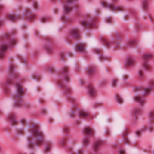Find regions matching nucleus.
I'll return each instance as SVG.
<instances>
[{"mask_svg": "<svg viewBox=\"0 0 154 154\" xmlns=\"http://www.w3.org/2000/svg\"><path fill=\"white\" fill-rule=\"evenodd\" d=\"M32 136L29 138V146L30 148H32V145L35 142L38 144H40L44 141V139L42 137V133L38 130V127L35 126L32 129Z\"/></svg>", "mask_w": 154, "mask_h": 154, "instance_id": "f257e3e1", "label": "nucleus"}, {"mask_svg": "<svg viewBox=\"0 0 154 154\" xmlns=\"http://www.w3.org/2000/svg\"><path fill=\"white\" fill-rule=\"evenodd\" d=\"M16 40L13 39L10 40L9 42H6L5 43H3L0 47V57H3L5 55V51L7 49V45H9L11 47L13 46V43L15 42Z\"/></svg>", "mask_w": 154, "mask_h": 154, "instance_id": "f03ea898", "label": "nucleus"}, {"mask_svg": "<svg viewBox=\"0 0 154 154\" xmlns=\"http://www.w3.org/2000/svg\"><path fill=\"white\" fill-rule=\"evenodd\" d=\"M150 69L149 65L147 62H145L144 63L143 67L141 69L138 71L139 75L141 78H143L144 76L143 71L145 70H149Z\"/></svg>", "mask_w": 154, "mask_h": 154, "instance_id": "7ed1b4c3", "label": "nucleus"}, {"mask_svg": "<svg viewBox=\"0 0 154 154\" xmlns=\"http://www.w3.org/2000/svg\"><path fill=\"white\" fill-rule=\"evenodd\" d=\"M21 84L20 83H18L17 85V92L15 96L16 97L18 98L22 97V94L23 92V90L21 88L20 86Z\"/></svg>", "mask_w": 154, "mask_h": 154, "instance_id": "20e7f679", "label": "nucleus"}, {"mask_svg": "<svg viewBox=\"0 0 154 154\" xmlns=\"http://www.w3.org/2000/svg\"><path fill=\"white\" fill-rule=\"evenodd\" d=\"M102 6H103V7H107L108 8H110L113 11H114L116 9L118 11H120L121 10V9H122V8L121 7H116L112 5H108L106 2H103V3H102Z\"/></svg>", "mask_w": 154, "mask_h": 154, "instance_id": "39448f33", "label": "nucleus"}, {"mask_svg": "<svg viewBox=\"0 0 154 154\" xmlns=\"http://www.w3.org/2000/svg\"><path fill=\"white\" fill-rule=\"evenodd\" d=\"M135 62L134 59L132 57H129L127 59L125 64L127 66H131L134 64Z\"/></svg>", "mask_w": 154, "mask_h": 154, "instance_id": "423d86ee", "label": "nucleus"}, {"mask_svg": "<svg viewBox=\"0 0 154 154\" xmlns=\"http://www.w3.org/2000/svg\"><path fill=\"white\" fill-rule=\"evenodd\" d=\"M88 94L91 96H93L95 94L94 89L92 85H88Z\"/></svg>", "mask_w": 154, "mask_h": 154, "instance_id": "0eeeda50", "label": "nucleus"}, {"mask_svg": "<svg viewBox=\"0 0 154 154\" xmlns=\"http://www.w3.org/2000/svg\"><path fill=\"white\" fill-rule=\"evenodd\" d=\"M78 30L77 28H72L70 32V34L73 35L75 38H77L79 36Z\"/></svg>", "mask_w": 154, "mask_h": 154, "instance_id": "6e6552de", "label": "nucleus"}, {"mask_svg": "<svg viewBox=\"0 0 154 154\" xmlns=\"http://www.w3.org/2000/svg\"><path fill=\"white\" fill-rule=\"evenodd\" d=\"M75 50L77 51L83 52L85 51V48L84 45H81L76 47L75 48Z\"/></svg>", "mask_w": 154, "mask_h": 154, "instance_id": "1a4fd4ad", "label": "nucleus"}, {"mask_svg": "<svg viewBox=\"0 0 154 154\" xmlns=\"http://www.w3.org/2000/svg\"><path fill=\"white\" fill-rule=\"evenodd\" d=\"M134 100L138 102L140 104H143L144 100L139 96H136L134 98Z\"/></svg>", "mask_w": 154, "mask_h": 154, "instance_id": "9d476101", "label": "nucleus"}, {"mask_svg": "<svg viewBox=\"0 0 154 154\" xmlns=\"http://www.w3.org/2000/svg\"><path fill=\"white\" fill-rule=\"evenodd\" d=\"M69 3L68 2L64 4L63 5V10L64 12H69L70 9L69 7H68Z\"/></svg>", "mask_w": 154, "mask_h": 154, "instance_id": "9b49d317", "label": "nucleus"}, {"mask_svg": "<svg viewBox=\"0 0 154 154\" xmlns=\"http://www.w3.org/2000/svg\"><path fill=\"white\" fill-rule=\"evenodd\" d=\"M153 86L152 85H151L150 86L146 88L144 90L143 93L144 94H147L149 91L152 90Z\"/></svg>", "mask_w": 154, "mask_h": 154, "instance_id": "f8f14e48", "label": "nucleus"}, {"mask_svg": "<svg viewBox=\"0 0 154 154\" xmlns=\"http://www.w3.org/2000/svg\"><path fill=\"white\" fill-rule=\"evenodd\" d=\"M15 118V116L13 114L11 115L9 117V119L12 124H14L17 122Z\"/></svg>", "mask_w": 154, "mask_h": 154, "instance_id": "ddd939ff", "label": "nucleus"}, {"mask_svg": "<svg viewBox=\"0 0 154 154\" xmlns=\"http://www.w3.org/2000/svg\"><path fill=\"white\" fill-rule=\"evenodd\" d=\"M116 97L117 99L118 103L119 104H121L123 103V100L119 95H116Z\"/></svg>", "mask_w": 154, "mask_h": 154, "instance_id": "4468645a", "label": "nucleus"}, {"mask_svg": "<svg viewBox=\"0 0 154 154\" xmlns=\"http://www.w3.org/2000/svg\"><path fill=\"white\" fill-rule=\"evenodd\" d=\"M101 144V142L100 141H96L94 145V149H97Z\"/></svg>", "mask_w": 154, "mask_h": 154, "instance_id": "2eb2a0df", "label": "nucleus"}, {"mask_svg": "<svg viewBox=\"0 0 154 154\" xmlns=\"http://www.w3.org/2000/svg\"><path fill=\"white\" fill-rule=\"evenodd\" d=\"M84 131L86 134L88 135H90L92 134L91 129L89 128H85Z\"/></svg>", "mask_w": 154, "mask_h": 154, "instance_id": "dca6fc26", "label": "nucleus"}, {"mask_svg": "<svg viewBox=\"0 0 154 154\" xmlns=\"http://www.w3.org/2000/svg\"><path fill=\"white\" fill-rule=\"evenodd\" d=\"M79 114L82 117H85L88 116L89 113L87 112L83 111L82 112H80Z\"/></svg>", "mask_w": 154, "mask_h": 154, "instance_id": "f3484780", "label": "nucleus"}, {"mask_svg": "<svg viewBox=\"0 0 154 154\" xmlns=\"http://www.w3.org/2000/svg\"><path fill=\"white\" fill-rule=\"evenodd\" d=\"M8 18L11 20H16V17L12 14H10L8 16Z\"/></svg>", "mask_w": 154, "mask_h": 154, "instance_id": "a211bd4d", "label": "nucleus"}, {"mask_svg": "<svg viewBox=\"0 0 154 154\" xmlns=\"http://www.w3.org/2000/svg\"><path fill=\"white\" fill-rule=\"evenodd\" d=\"M151 57L152 55L151 54H146L143 56V59L145 60H147Z\"/></svg>", "mask_w": 154, "mask_h": 154, "instance_id": "6ab92c4d", "label": "nucleus"}, {"mask_svg": "<svg viewBox=\"0 0 154 154\" xmlns=\"http://www.w3.org/2000/svg\"><path fill=\"white\" fill-rule=\"evenodd\" d=\"M81 23L85 26L87 27L90 26L89 25L88 23V21L87 20H82L81 22Z\"/></svg>", "mask_w": 154, "mask_h": 154, "instance_id": "aec40b11", "label": "nucleus"}, {"mask_svg": "<svg viewBox=\"0 0 154 154\" xmlns=\"http://www.w3.org/2000/svg\"><path fill=\"white\" fill-rule=\"evenodd\" d=\"M148 1L147 0H143V6L144 8H146L148 5Z\"/></svg>", "mask_w": 154, "mask_h": 154, "instance_id": "412c9836", "label": "nucleus"}, {"mask_svg": "<svg viewBox=\"0 0 154 154\" xmlns=\"http://www.w3.org/2000/svg\"><path fill=\"white\" fill-rule=\"evenodd\" d=\"M142 112L138 109H136L133 113V114L136 116L137 114H140Z\"/></svg>", "mask_w": 154, "mask_h": 154, "instance_id": "4be33fe9", "label": "nucleus"}, {"mask_svg": "<svg viewBox=\"0 0 154 154\" xmlns=\"http://www.w3.org/2000/svg\"><path fill=\"white\" fill-rule=\"evenodd\" d=\"M83 142L84 143L87 144L89 142V140L87 138H85L83 139Z\"/></svg>", "mask_w": 154, "mask_h": 154, "instance_id": "5701e85b", "label": "nucleus"}, {"mask_svg": "<svg viewBox=\"0 0 154 154\" xmlns=\"http://www.w3.org/2000/svg\"><path fill=\"white\" fill-rule=\"evenodd\" d=\"M117 82V80H116V79H114L113 80V81L112 82V85L113 86L116 85Z\"/></svg>", "mask_w": 154, "mask_h": 154, "instance_id": "b1692460", "label": "nucleus"}, {"mask_svg": "<svg viewBox=\"0 0 154 154\" xmlns=\"http://www.w3.org/2000/svg\"><path fill=\"white\" fill-rule=\"evenodd\" d=\"M154 115V112L153 111H151L148 113V116H152Z\"/></svg>", "mask_w": 154, "mask_h": 154, "instance_id": "393cba45", "label": "nucleus"}, {"mask_svg": "<svg viewBox=\"0 0 154 154\" xmlns=\"http://www.w3.org/2000/svg\"><path fill=\"white\" fill-rule=\"evenodd\" d=\"M143 131L141 130H140L139 131H137L136 132V134L137 135H138L140 134V132H143Z\"/></svg>", "mask_w": 154, "mask_h": 154, "instance_id": "a878e982", "label": "nucleus"}, {"mask_svg": "<svg viewBox=\"0 0 154 154\" xmlns=\"http://www.w3.org/2000/svg\"><path fill=\"white\" fill-rule=\"evenodd\" d=\"M45 148V150L47 151L50 149V147L48 146H47Z\"/></svg>", "mask_w": 154, "mask_h": 154, "instance_id": "bb28decb", "label": "nucleus"}, {"mask_svg": "<svg viewBox=\"0 0 154 154\" xmlns=\"http://www.w3.org/2000/svg\"><path fill=\"white\" fill-rule=\"evenodd\" d=\"M119 154H125V151L123 150H121L119 151Z\"/></svg>", "mask_w": 154, "mask_h": 154, "instance_id": "cd10ccee", "label": "nucleus"}, {"mask_svg": "<svg viewBox=\"0 0 154 154\" xmlns=\"http://www.w3.org/2000/svg\"><path fill=\"white\" fill-rule=\"evenodd\" d=\"M88 71L90 74H91L93 72V70L92 69H88Z\"/></svg>", "mask_w": 154, "mask_h": 154, "instance_id": "c85d7f7f", "label": "nucleus"}, {"mask_svg": "<svg viewBox=\"0 0 154 154\" xmlns=\"http://www.w3.org/2000/svg\"><path fill=\"white\" fill-rule=\"evenodd\" d=\"M100 59L101 60H105V57L102 55H100Z\"/></svg>", "mask_w": 154, "mask_h": 154, "instance_id": "c756f323", "label": "nucleus"}, {"mask_svg": "<svg viewBox=\"0 0 154 154\" xmlns=\"http://www.w3.org/2000/svg\"><path fill=\"white\" fill-rule=\"evenodd\" d=\"M6 82H7L6 84H8L9 83H11V81L10 80L8 79L6 80Z\"/></svg>", "mask_w": 154, "mask_h": 154, "instance_id": "7c9ffc66", "label": "nucleus"}, {"mask_svg": "<svg viewBox=\"0 0 154 154\" xmlns=\"http://www.w3.org/2000/svg\"><path fill=\"white\" fill-rule=\"evenodd\" d=\"M100 50L98 49H96L95 50V52L96 53L100 52Z\"/></svg>", "mask_w": 154, "mask_h": 154, "instance_id": "2f4dec72", "label": "nucleus"}, {"mask_svg": "<svg viewBox=\"0 0 154 154\" xmlns=\"http://www.w3.org/2000/svg\"><path fill=\"white\" fill-rule=\"evenodd\" d=\"M67 69L66 68H64L63 69V72H66L67 71Z\"/></svg>", "mask_w": 154, "mask_h": 154, "instance_id": "473e14b6", "label": "nucleus"}, {"mask_svg": "<svg viewBox=\"0 0 154 154\" xmlns=\"http://www.w3.org/2000/svg\"><path fill=\"white\" fill-rule=\"evenodd\" d=\"M66 90L67 91H66V93H67V92H70L71 91L70 89L69 88H66Z\"/></svg>", "mask_w": 154, "mask_h": 154, "instance_id": "72a5a7b5", "label": "nucleus"}, {"mask_svg": "<svg viewBox=\"0 0 154 154\" xmlns=\"http://www.w3.org/2000/svg\"><path fill=\"white\" fill-rule=\"evenodd\" d=\"M65 81L66 82H67V81L68 79H69V78L68 77H67L66 76H65Z\"/></svg>", "mask_w": 154, "mask_h": 154, "instance_id": "f704fd0d", "label": "nucleus"}, {"mask_svg": "<svg viewBox=\"0 0 154 154\" xmlns=\"http://www.w3.org/2000/svg\"><path fill=\"white\" fill-rule=\"evenodd\" d=\"M14 68V67L13 66H11L9 67V69L11 70H12Z\"/></svg>", "mask_w": 154, "mask_h": 154, "instance_id": "c9c22d12", "label": "nucleus"}, {"mask_svg": "<svg viewBox=\"0 0 154 154\" xmlns=\"http://www.w3.org/2000/svg\"><path fill=\"white\" fill-rule=\"evenodd\" d=\"M108 20L109 22H111L112 21L111 19L110 18H108Z\"/></svg>", "mask_w": 154, "mask_h": 154, "instance_id": "e433bc0d", "label": "nucleus"}, {"mask_svg": "<svg viewBox=\"0 0 154 154\" xmlns=\"http://www.w3.org/2000/svg\"><path fill=\"white\" fill-rule=\"evenodd\" d=\"M106 44L107 46H108L109 45V43L107 42H106Z\"/></svg>", "mask_w": 154, "mask_h": 154, "instance_id": "4c0bfd02", "label": "nucleus"}, {"mask_svg": "<svg viewBox=\"0 0 154 154\" xmlns=\"http://www.w3.org/2000/svg\"><path fill=\"white\" fill-rule=\"evenodd\" d=\"M34 6H35V7H36H36H37V4H36V3H35V4H34Z\"/></svg>", "mask_w": 154, "mask_h": 154, "instance_id": "58836bf2", "label": "nucleus"}, {"mask_svg": "<svg viewBox=\"0 0 154 154\" xmlns=\"http://www.w3.org/2000/svg\"><path fill=\"white\" fill-rule=\"evenodd\" d=\"M25 121V120H23V122L22 123L23 124L24 123V122Z\"/></svg>", "mask_w": 154, "mask_h": 154, "instance_id": "ea45409f", "label": "nucleus"}, {"mask_svg": "<svg viewBox=\"0 0 154 154\" xmlns=\"http://www.w3.org/2000/svg\"><path fill=\"white\" fill-rule=\"evenodd\" d=\"M130 44H131V45H134V44H133V43H132V42H130Z\"/></svg>", "mask_w": 154, "mask_h": 154, "instance_id": "a19ab883", "label": "nucleus"}, {"mask_svg": "<svg viewBox=\"0 0 154 154\" xmlns=\"http://www.w3.org/2000/svg\"><path fill=\"white\" fill-rule=\"evenodd\" d=\"M17 103H18V104H20V101H18L17 102Z\"/></svg>", "mask_w": 154, "mask_h": 154, "instance_id": "79ce46f5", "label": "nucleus"}, {"mask_svg": "<svg viewBox=\"0 0 154 154\" xmlns=\"http://www.w3.org/2000/svg\"><path fill=\"white\" fill-rule=\"evenodd\" d=\"M2 9V7L1 6H0V10Z\"/></svg>", "mask_w": 154, "mask_h": 154, "instance_id": "37998d69", "label": "nucleus"}, {"mask_svg": "<svg viewBox=\"0 0 154 154\" xmlns=\"http://www.w3.org/2000/svg\"><path fill=\"white\" fill-rule=\"evenodd\" d=\"M63 20H65V18L64 17H63Z\"/></svg>", "mask_w": 154, "mask_h": 154, "instance_id": "c03bdc74", "label": "nucleus"}, {"mask_svg": "<svg viewBox=\"0 0 154 154\" xmlns=\"http://www.w3.org/2000/svg\"><path fill=\"white\" fill-rule=\"evenodd\" d=\"M125 142H126V143H127H127H128V142H126V140H125Z\"/></svg>", "mask_w": 154, "mask_h": 154, "instance_id": "a18cd8bd", "label": "nucleus"}, {"mask_svg": "<svg viewBox=\"0 0 154 154\" xmlns=\"http://www.w3.org/2000/svg\"><path fill=\"white\" fill-rule=\"evenodd\" d=\"M153 118H152L151 119V120H153Z\"/></svg>", "mask_w": 154, "mask_h": 154, "instance_id": "49530a36", "label": "nucleus"}, {"mask_svg": "<svg viewBox=\"0 0 154 154\" xmlns=\"http://www.w3.org/2000/svg\"><path fill=\"white\" fill-rule=\"evenodd\" d=\"M43 20H45V19L44 18H43L42 19Z\"/></svg>", "mask_w": 154, "mask_h": 154, "instance_id": "de8ad7c7", "label": "nucleus"}, {"mask_svg": "<svg viewBox=\"0 0 154 154\" xmlns=\"http://www.w3.org/2000/svg\"><path fill=\"white\" fill-rule=\"evenodd\" d=\"M143 128H144V129H145L146 128H145V127H143Z\"/></svg>", "mask_w": 154, "mask_h": 154, "instance_id": "09e8293b", "label": "nucleus"}, {"mask_svg": "<svg viewBox=\"0 0 154 154\" xmlns=\"http://www.w3.org/2000/svg\"><path fill=\"white\" fill-rule=\"evenodd\" d=\"M60 143L61 144H62V143Z\"/></svg>", "mask_w": 154, "mask_h": 154, "instance_id": "8fccbe9b", "label": "nucleus"}]
</instances>
